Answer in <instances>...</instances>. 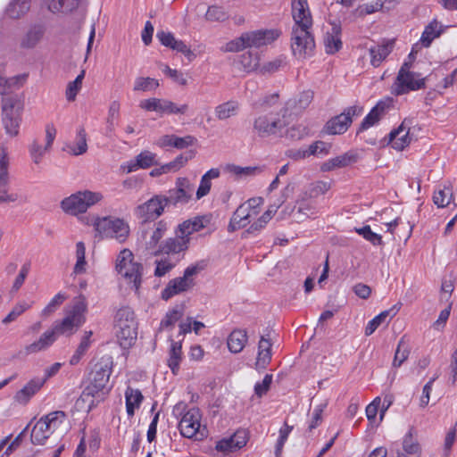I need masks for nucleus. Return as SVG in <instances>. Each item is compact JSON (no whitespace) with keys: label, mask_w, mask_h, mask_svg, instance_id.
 Instances as JSON below:
<instances>
[{"label":"nucleus","mask_w":457,"mask_h":457,"mask_svg":"<svg viewBox=\"0 0 457 457\" xmlns=\"http://www.w3.org/2000/svg\"><path fill=\"white\" fill-rule=\"evenodd\" d=\"M228 18V12L224 7L217 4L209 6L205 13V20L210 22H223Z\"/></svg>","instance_id":"obj_45"},{"label":"nucleus","mask_w":457,"mask_h":457,"mask_svg":"<svg viewBox=\"0 0 457 457\" xmlns=\"http://www.w3.org/2000/svg\"><path fill=\"white\" fill-rule=\"evenodd\" d=\"M28 76V73H22L7 78L3 73V71L0 70V94L5 95L11 92L12 89H18L21 87L25 84Z\"/></svg>","instance_id":"obj_31"},{"label":"nucleus","mask_w":457,"mask_h":457,"mask_svg":"<svg viewBox=\"0 0 457 457\" xmlns=\"http://www.w3.org/2000/svg\"><path fill=\"white\" fill-rule=\"evenodd\" d=\"M31 0H11L5 8V14L12 20L24 16L30 9Z\"/></svg>","instance_id":"obj_36"},{"label":"nucleus","mask_w":457,"mask_h":457,"mask_svg":"<svg viewBox=\"0 0 457 457\" xmlns=\"http://www.w3.org/2000/svg\"><path fill=\"white\" fill-rule=\"evenodd\" d=\"M10 186L9 157L7 147L0 145V204L26 202L27 198L18 193H8Z\"/></svg>","instance_id":"obj_10"},{"label":"nucleus","mask_w":457,"mask_h":457,"mask_svg":"<svg viewBox=\"0 0 457 457\" xmlns=\"http://www.w3.org/2000/svg\"><path fill=\"white\" fill-rule=\"evenodd\" d=\"M155 154L150 151H143L136 156L135 160L129 162L128 165V172L136 171L138 169H147L153 165H157Z\"/></svg>","instance_id":"obj_34"},{"label":"nucleus","mask_w":457,"mask_h":457,"mask_svg":"<svg viewBox=\"0 0 457 457\" xmlns=\"http://www.w3.org/2000/svg\"><path fill=\"white\" fill-rule=\"evenodd\" d=\"M400 307L394 305L391 309L381 312L378 315L369 321L365 328V335L370 336L383 323H387L394 316L396 315Z\"/></svg>","instance_id":"obj_33"},{"label":"nucleus","mask_w":457,"mask_h":457,"mask_svg":"<svg viewBox=\"0 0 457 457\" xmlns=\"http://www.w3.org/2000/svg\"><path fill=\"white\" fill-rule=\"evenodd\" d=\"M433 202L439 208L445 207L451 203H453L454 205H457V204L454 202L452 189L447 187H445L443 189H439L434 193Z\"/></svg>","instance_id":"obj_46"},{"label":"nucleus","mask_w":457,"mask_h":457,"mask_svg":"<svg viewBox=\"0 0 457 457\" xmlns=\"http://www.w3.org/2000/svg\"><path fill=\"white\" fill-rule=\"evenodd\" d=\"M46 29L43 24H34L29 28L20 41L22 49H33L43 40Z\"/></svg>","instance_id":"obj_19"},{"label":"nucleus","mask_w":457,"mask_h":457,"mask_svg":"<svg viewBox=\"0 0 457 457\" xmlns=\"http://www.w3.org/2000/svg\"><path fill=\"white\" fill-rule=\"evenodd\" d=\"M181 353V343L172 341L170 350V357L168 360V366L170 368L173 374H176L179 368Z\"/></svg>","instance_id":"obj_48"},{"label":"nucleus","mask_w":457,"mask_h":457,"mask_svg":"<svg viewBox=\"0 0 457 457\" xmlns=\"http://www.w3.org/2000/svg\"><path fill=\"white\" fill-rule=\"evenodd\" d=\"M293 427L285 423L284 427L279 429V436L276 444L275 454L279 457L286 441L287 440L289 433L292 431Z\"/></svg>","instance_id":"obj_60"},{"label":"nucleus","mask_w":457,"mask_h":457,"mask_svg":"<svg viewBox=\"0 0 457 457\" xmlns=\"http://www.w3.org/2000/svg\"><path fill=\"white\" fill-rule=\"evenodd\" d=\"M46 378H34L29 380L15 395L14 400L21 403L26 404L29 399L44 386Z\"/></svg>","instance_id":"obj_24"},{"label":"nucleus","mask_w":457,"mask_h":457,"mask_svg":"<svg viewBox=\"0 0 457 457\" xmlns=\"http://www.w3.org/2000/svg\"><path fill=\"white\" fill-rule=\"evenodd\" d=\"M313 92L311 90L303 91L299 94L296 100H289L287 103V108L281 110L282 116L285 117L288 108H295L296 112L304 110L312 101Z\"/></svg>","instance_id":"obj_41"},{"label":"nucleus","mask_w":457,"mask_h":457,"mask_svg":"<svg viewBox=\"0 0 457 457\" xmlns=\"http://www.w3.org/2000/svg\"><path fill=\"white\" fill-rule=\"evenodd\" d=\"M87 311L86 297L80 295L74 298L72 303L65 308L64 318L61 320H55L52 328L44 332L38 340L20 350L17 353V357L23 358L48 349L59 336L71 337L86 322Z\"/></svg>","instance_id":"obj_1"},{"label":"nucleus","mask_w":457,"mask_h":457,"mask_svg":"<svg viewBox=\"0 0 457 457\" xmlns=\"http://www.w3.org/2000/svg\"><path fill=\"white\" fill-rule=\"evenodd\" d=\"M309 28L293 27L291 33V49L299 60L306 59L314 54L315 41Z\"/></svg>","instance_id":"obj_9"},{"label":"nucleus","mask_w":457,"mask_h":457,"mask_svg":"<svg viewBox=\"0 0 457 457\" xmlns=\"http://www.w3.org/2000/svg\"><path fill=\"white\" fill-rule=\"evenodd\" d=\"M93 332L91 330L86 331L81 338L79 345H78L74 354L70 359L71 365H77L81 358L86 354L91 345V337Z\"/></svg>","instance_id":"obj_43"},{"label":"nucleus","mask_w":457,"mask_h":457,"mask_svg":"<svg viewBox=\"0 0 457 457\" xmlns=\"http://www.w3.org/2000/svg\"><path fill=\"white\" fill-rule=\"evenodd\" d=\"M354 231L374 246L384 245L382 237L373 232L369 225L363 226L362 228H355Z\"/></svg>","instance_id":"obj_50"},{"label":"nucleus","mask_w":457,"mask_h":457,"mask_svg":"<svg viewBox=\"0 0 457 457\" xmlns=\"http://www.w3.org/2000/svg\"><path fill=\"white\" fill-rule=\"evenodd\" d=\"M204 266L196 263L188 266L182 277L175 278L168 283L166 287L162 291V299L168 301L176 295L190 290L195 286L194 277L196 276Z\"/></svg>","instance_id":"obj_7"},{"label":"nucleus","mask_w":457,"mask_h":457,"mask_svg":"<svg viewBox=\"0 0 457 457\" xmlns=\"http://www.w3.org/2000/svg\"><path fill=\"white\" fill-rule=\"evenodd\" d=\"M196 142H197V139L191 135H187L185 137H180L171 134V135H164V136L161 137L157 140L156 145L161 148H164L167 146H172V147L181 150V149L187 148L188 146L194 145Z\"/></svg>","instance_id":"obj_21"},{"label":"nucleus","mask_w":457,"mask_h":457,"mask_svg":"<svg viewBox=\"0 0 457 457\" xmlns=\"http://www.w3.org/2000/svg\"><path fill=\"white\" fill-rule=\"evenodd\" d=\"M143 267L138 262H133V253L129 249H123L116 262V270L129 280L132 287L138 291L141 286V276Z\"/></svg>","instance_id":"obj_8"},{"label":"nucleus","mask_w":457,"mask_h":457,"mask_svg":"<svg viewBox=\"0 0 457 457\" xmlns=\"http://www.w3.org/2000/svg\"><path fill=\"white\" fill-rule=\"evenodd\" d=\"M271 338L270 333L268 332L262 336L258 343V354L255 365L257 368L265 369L271 361Z\"/></svg>","instance_id":"obj_22"},{"label":"nucleus","mask_w":457,"mask_h":457,"mask_svg":"<svg viewBox=\"0 0 457 457\" xmlns=\"http://www.w3.org/2000/svg\"><path fill=\"white\" fill-rule=\"evenodd\" d=\"M285 126L286 123L280 120L279 113L270 112L256 117L253 123V129L260 137H269L277 135Z\"/></svg>","instance_id":"obj_12"},{"label":"nucleus","mask_w":457,"mask_h":457,"mask_svg":"<svg viewBox=\"0 0 457 457\" xmlns=\"http://www.w3.org/2000/svg\"><path fill=\"white\" fill-rule=\"evenodd\" d=\"M239 109L238 103L236 101H228L215 107V115L219 120H226L235 116Z\"/></svg>","instance_id":"obj_44"},{"label":"nucleus","mask_w":457,"mask_h":457,"mask_svg":"<svg viewBox=\"0 0 457 457\" xmlns=\"http://www.w3.org/2000/svg\"><path fill=\"white\" fill-rule=\"evenodd\" d=\"M292 16L295 21L293 27L309 28L312 27V18L307 0H292Z\"/></svg>","instance_id":"obj_18"},{"label":"nucleus","mask_w":457,"mask_h":457,"mask_svg":"<svg viewBox=\"0 0 457 457\" xmlns=\"http://www.w3.org/2000/svg\"><path fill=\"white\" fill-rule=\"evenodd\" d=\"M412 431L413 429L411 428L403 440V448L408 454H417L420 451V446L417 439L413 436Z\"/></svg>","instance_id":"obj_57"},{"label":"nucleus","mask_w":457,"mask_h":457,"mask_svg":"<svg viewBox=\"0 0 457 457\" xmlns=\"http://www.w3.org/2000/svg\"><path fill=\"white\" fill-rule=\"evenodd\" d=\"M389 104L385 101L378 102L368 113V115L361 121L358 133L368 129L374 124H376L380 118L385 114L386 110L388 108Z\"/></svg>","instance_id":"obj_30"},{"label":"nucleus","mask_w":457,"mask_h":457,"mask_svg":"<svg viewBox=\"0 0 457 457\" xmlns=\"http://www.w3.org/2000/svg\"><path fill=\"white\" fill-rule=\"evenodd\" d=\"M104 195L100 192L79 190L61 202L62 210L70 215L77 216L85 213L89 208L100 203Z\"/></svg>","instance_id":"obj_4"},{"label":"nucleus","mask_w":457,"mask_h":457,"mask_svg":"<svg viewBox=\"0 0 457 457\" xmlns=\"http://www.w3.org/2000/svg\"><path fill=\"white\" fill-rule=\"evenodd\" d=\"M240 63L245 71H253L259 67V56L256 53L246 52L240 56Z\"/></svg>","instance_id":"obj_56"},{"label":"nucleus","mask_w":457,"mask_h":457,"mask_svg":"<svg viewBox=\"0 0 457 457\" xmlns=\"http://www.w3.org/2000/svg\"><path fill=\"white\" fill-rule=\"evenodd\" d=\"M331 187L330 182L327 181H316L313 183H311L305 192L303 193V200L306 198H315L319 196L320 195L325 194L327 191L329 190Z\"/></svg>","instance_id":"obj_47"},{"label":"nucleus","mask_w":457,"mask_h":457,"mask_svg":"<svg viewBox=\"0 0 457 457\" xmlns=\"http://www.w3.org/2000/svg\"><path fill=\"white\" fill-rule=\"evenodd\" d=\"M188 109L189 107L187 104L178 106L170 100L162 99L161 114H185Z\"/></svg>","instance_id":"obj_53"},{"label":"nucleus","mask_w":457,"mask_h":457,"mask_svg":"<svg viewBox=\"0 0 457 457\" xmlns=\"http://www.w3.org/2000/svg\"><path fill=\"white\" fill-rule=\"evenodd\" d=\"M272 375L271 374H266L263 378V380L262 382H258L254 386V393L259 397H262V395H266L267 392L270 390V385L272 383Z\"/></svg>","instance_id":"obj_63"},{"label":"nucleus","mask_w":457,"mask_h":457,"mask_svg":"<svg viewBox=\"0 0 457 457\" xmlns=\"http://www.w3.org/2000/svg\"><path fill=\"white\" fill-rule=\"evenodd\" d=\"M410 348L408 344L404 341L403 338H401L395 353V358L393 361L394 367H400L403 364V362L408 358Z\"/></svg>","instance_id":"obj_55"},{"label":"nucleus","mask_w":457,"mask_h":457,"mask_svg":"<svg viewBox=\"0 0 457 457\" xmlns=\"http://www.w3.org/2000/svg\"><path fill=\"white\" fill-rule=\"evenodd\" d=\"M31 307V303L26 301H21L17 303L12 311L6 315V317L2 320V323L7 325L18 319L22 313H24L27 310Z\"/></svg>","instance_id":"obj_52"},{"label":"nucleus","mask_w":457,"mask_h":457,"mask_svg":"<svg viewBox=\"0 0 457 457\" xmlns=\"http://www.w3.org/2000/svg\"><path fill=\"white\" fill-rule=\"evenodd\" d=\"M112 368V357L102 358L100 361L95 364L90 375L89 384L84 388L76 402L79 408H85L83 403H87V411H91L109 392L110 387H107V386Z\"/></svg>","instance_id":"obj_2"},{"label":"nucleus","mask_w":457,"mask_h":457,"mask_svg":"<svg viewBox=\"0 0 457 457\" xmlns=\"http://www.w3.org/2000/svg\"><path fill=\"white\" fill-rule=\"evenodd\" d=\"M210 221L211 217L208 215L195 216L193 219L183 221L177 228L190 242V236L204 228Z\"/></svg>","instance_id":"obj_20"},{"label":"nucleus","mask_w":457,"mask_h":457,"mask_svg":"<svg viewBox=\"0 0 457 457\" xmlns=\"http://www.w3.org/2000/svg\"><path fill=\"white\" fill-rule=\"evenodd\" d=\"M331 30L324 37L325 50L328 54H334L342 48L341 26L336 22L331 23Z\"/></svg>","instance_id":"obj_25"},{"label":"nucleus","mask_w":457,"mask_h":457,"mask_svg":"<svg viewBox=\"0 0 457 457\" xmlns=\"http://www.w3.org/2000/svg\"><path fill=\"white\" fill-rule=\"evenodd\" d=\"M47 10L55 14L59 12H71L76 10L81 0H43Z\"/></svg>","instance_id":"obj_29"},{"label":"nucleus","mask_w":457,"mask_h":457,"mask_svg":"<svg viewBox=\"0 0 457 457\" xmlns=\"http://www.w3.org/2000/svg\"><path fill=\"white\" fill-rule=\"evenodd\" d=\"M126 409L129 416H133L135 409L140 406L143 395L140 390L128 387L125 392Z\"/></svg>","instance_id":"obj_42"},{"label":"nucleus","mask_w":457,"mask_h":457,"mask_svg":"<svg viewBox=\"0 0 457 457\" xmlns=\"http://www.w3.org/2000/svg\"><path fill=\"white\" fill-rule=\"evenodd\" d=\"M280 36L278 29H260L245 32L241 35V41L245 43L246 48H260L274 42Z\"/></svg>","instance_id":"obj_14"},{"label":"nucleus","mask_w":457,"mask_h":457,"mask_svg":"<svg viewBox=\"0 0 457 457\" xmlns=\"http://www.w3.org/2000/svg\"><path fill=\"white\" fill-rule=\"evenodd\" d=\"M94 226L102 237L115 238L120 243L125 242L129 235V224L120 218L112 216L97 218Z\"/></svg>","instance_id":"obj_6"},{"label":"nucleus","mask_w":457,"mask_h":457,"mask_svg":"<svg viewBox=\"0 0 457 457\" xmlns=\"http://www.w3.org/2000/svg\"><path fill=\"white\" fill-rule=\"evenodd\" d=\"M139 107L148 112H157L161 113L162 99L153 97L143 100L139 103Z\"/></svg>","instance_id":"obj_64"},{"label":"nucleus","mask_w":457,"mask_h":457,"mask_svg":"<svg viewBox=\"0 0 457 457\" xmlns=\"http://www.w3.org/2000/svg\"><path fill=\"white\" fill-rule=\"evenodd\" d=\"M163 195H155L148 201L138 205L135 209V214L143 219L144 221H147L150 219H156L160 217L167 205H164Z\"/></svg>","instance_id":"obj_15"},{"label":"nucleus","mask_w":457,"mask_h":457,"mask_svg":"<svg viewBox=\"0 0 457 457\" xmlns=\"http://www.w3.org/2000/svg\"><path fill=\"white\" fill-rule=\"evenodd\" d=\"M68 148L73 155H80L87 152V133L84 128H80L78 130L75 146L68 145Z\"/></svg>","instance_id":"obj_49"},{"label":"nucleus","mask_w":457,"mask_h":457,"mask_svg":"<svg viewBox=\"0 0 457 457\" xmlns=\"http://www.w3.org/2000/svg\"><path fill=\"white\" fill-rule=\"evenodd\" d=\"M246 445V435L245 431H237L229 438H224L216 445L219 452H233Z\"/></svg>","instance_id":"obj_27"},{"label":"nucleus","mask_w":457,"mask_h":457,"mask_svg":"<svg viewBox=\"0 0 457 457\" xmlns=\"http://www.w3.org/2000/svg\"><path fill=\"white\" fill-rule=\"evenodd\" d=\"M406 120L395 129L389 133V142L392 146L396 150H403L411 143L409 136L410 128L405 126Z\"/></svg>","instance_id":"obj_28"},{"label":"nucleus","mask_w":457,"mask_h":457,"mask_svg":"<svg viewBox=\"0 0 457 457\" xmlns=\"http://www.w3.org/2000/svg\"><path fill=\"white\" fill-rule=\"evenodd\" d=\"M308 134L307 128L303 125L293 126L287 129L285 137L292 140L302 139Z\"/></svg>","instance_id":"obj_62"},{"label":"nucleus","mask_w":457,"mask_h":457,"mask_svg":"<svg viewBox=\"0 0 457 457\" xmlns=\"http://www.w3.org/2000/svg\"><path fill=\"white\" fill-rule=\"evenodd\" d=\"M158 87L157 79L149 77H138L135 79L133 90L147 92L155 90Z\"/></svg>","instance_id":"obj_51"},{"label":"nucleus","mask_w":457,"mask_h":457,"mask_svg":"<svg viewBox=\"0 0 457 457\" xmlns=\"http://www.w3.org/2000/svg\"><path fill=\"white\" fill-rule=\"evenodd\" d=\"M22 105L17 96L2 98V122L6 134L15 137L19 133Z\"/></svg>","instance_id":"obj_5"},{"label":"nucleus","mask_w":457,"mask_h":457,"mask_svg":"<svg viewBox=\"0 0 457 457\" xmlns=\"http://www.w3.org/2000/svg\"><path fill=\"white\" fill-rule=\"evenodd\" d=\"M395 95H403L409 91H414L425 87V79L420 78V74L410 73L403 80H395Z\"/></svg>","instance_id":"obj_23"},{"label":"nucleus","mask_w":457,"mask_h":457,"mask_svg":"<svg viewBox=\"0 0 457 457\" xmlns=\"http://www.w3.org/2000/svg\"><path fill=\"white\" fill-rule=\"evenodd\" d=\"M356 162V156L351 153H345L323 162L320 166L322 171H330L335 169L344 168Z\"/></svg>","instance_id":"obj_37"},{"label":"nucleus","mask_w":457,"mask_h":457,"mask_svg":"<svg viewBox=\"0 0 457 457\" xmlns=\"http://www.w3.org/2000/svg\"><path fill=\"white\" fill-rule=\"evenodd\" d=\"M251 216L250 211H248V207H245V204H241L233 213L228 229L229 232H234L241 228H244L247 225L248 219Z\"/></svg>","instance_id":"obj_35"},{"label":"nucleus","mask_w":457,"mask_h":457,"mask_svg":"<svg viewBox=\"0 0 457 457\" xmlns=\"http://www.w3.org/2000/svg\"><path fill=\"white\" fill-rule=\"evenodd\" d=\"M114 322L119 345L124 349L131 347L137 336V321L134 311L129 306L120 308L116 312Z\"/></svg>","instance_id":"obj_3"},{"label":"nucleus","mask_w":457,"mask_h":457,"mask_svg":"<svg viewBox=\"0 0 457 457\" xmlns=\"http://www.w3.org/2000/svg\"><path fill=\"white\" fill-rule=\"evenodd\" d=\"M443 30V26L436 20H433L425 27L420 40L421 46L428 47L432 41L441 35Z\"/></svg>","instance_id":"obj_39"},{"label":"nucleus","mask_w":457,"mask_h":457,"mask_svg":"<svg viewBox=\"0 0 457 457\" xmlns=\"http://www.w3.org/2000/svg\"><path fill=\"white\" fill-rule=\"evenodd\" d=\"M330 145L323 141H316L308 148V154L311 155H326L328 154Z\"/></svg>","instance_id":"obj_61"},{"label":"nucleus","mask_w":457,"mask_h":457,"mask_svg":"<svg viewBox=\"0 0 457 457\" xmlns=\"http://www.w3.org/2000/svg\"><path fill=\"white\" fill-rule=\"evenodd\" d=\"M85 77V71H81V72L77 76V78L71 81L66 88V98L68 101L75 100V97L78 92L80 90L82 87V80Z\"/></svg>","instance_id":"obj_58"},{"label":"nucleus","mask_w":457,"mask_h":457,"mask_svg":"<svg viewBox=\"0 0 457 457\" xmlns=\"http://www.w3.org/2000/svg\"><path fill=\"white\" fill-rule=\"evenodd\" d=\"M201 413L199 409L188 410L179 421V428L184 437L192 438L200 433Z\"/></svg>","instance_id":"obj_17"},{"label":"nucleus","mask_w":457,"mask_h":457,"mask_svg":"<svg viewBox=\"0 0 457 457\" xmlns=\"http://www.w3.org/2000/svg\"><path fill=\"white\" fill-rule=\"evenodd\" d=\"M120 104L118 101H112L110 104L107 117V132L114 130L115 120L119 118Z\"/></svg>","instance_id":"obj_59"},{"label":"nucleus","mask_w":457,"mask_h":457,"mask_svg":"<svg viewBox=\"0 0 457 457\" xmlns=\"http://www.w3.org/2000/svg\"><path fill=\"white\" fill-rule=\"evenodd\" d=\"M395 46V40H387L381 45H377L370 48V62L374 67H378L380 63L392 52Z\"/></svg>","instance_id":"obj_32"},{"label":"nucleus","mask_w":457,"mask_h":457,"mask_svg":"<svg viewBox=\"0 0 457 457\" xmlns=\"http://www.w3.org/2000/svg\"><path fill=\"white\" fill-rule=\"evenodd\" d=\"M167 231V223L164 220H159L154 224V228L150 232L149 237L147 233L145 235V247L152 253V252L158 249L160 240L164 237Z\"/></svg>","instance_id":"obj_26"},{"label":"nucleus","mask_w":457,"mask_h":457,"mask_svg":"<svg viewBox=\"0 0 457 457\" xmlns=\"http://www.w3.org/2000/svg\"><path fill=\"white\" fill-rule=\"evenodd\" d=\"M194 191L195 187L187 178H178L175 187L170 188L166 195H163V204L167 205V208L187 204L191 200Z\"/></svg>","instance_id":"obj_11"},{"label":"nucleus","mask_w":457,"mask_h":457,"mask_svg":"<svg viewBox=\"0 0 457 457\" xmlns=\"http://www.w3.org/2000/svg\"><path fill=\"white\" fill-rule=\"evenodd\" d=\"M248 340L247 333L244 329L233 330L228 338V347L231 353H238L245 348Z\"/></svg>","instance_id":"obj_38"},{"label":"nucleus","mask_w":457,"mask_h":457,"mask_svg":"<svg viewBox=\"0 0 457 457\" xmlns=\"http://www.w3.org/2000/svg\"><path fill=\"white\" fill-rule=\"evenodd\" d=\"M51 427L42 418L32 428L30 439L33 445H43L49 437Z\"/></svg>","instance_id":"obj_40"},{"label":"nucleus","mask_w":457,"mask_h":457,"mask_svg":"<svg viewBox=\"0 0 457 457\" xmlns=\"http://www.w3.org/2000/svg\"><path fill=\"white\" fill-rule=\"evenodd\" d=\"M362 107L356 105L348 107L341 114L329 120L325 127L326 132L330 135L343 134L352 123V118L354 115H360Z\"/></svg>","instance_id":"obj_13"},{"label":"nucleus","mask_w":457,"mask_h":457,"mask_svg":"<svg viewBox=\"0 0 457 457\" xmlns=\"http://www.w3.org/2000/svg\"><path fill=\"white\" fill-rule=\"evenodd\" d=\"M175 237H169L162 241L158 249L152 252V254L157 256L159 254H175L186 251L188 248L189 242L181 232L177 228Z\"/></svg>","instance_id":"obj_16"},{"label":"nucleus","mask_w":457,"mask_h":457,"mask_svg":"<svg viewBox=\"0 0 457 457\" xmlns=\"http://www.w3.org/2000/svg\"><path fill=\"white\" fill-rule=\"evenodd\" d=\"M76 257L77 262L74 266V272L76 274H80L85 272L86 270V246L83 242H78L76 245Z\"/></svg>","instance_id":"obj_54"}]
</instances>
